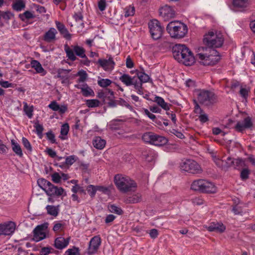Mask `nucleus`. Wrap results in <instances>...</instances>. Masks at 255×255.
<instances>
[{"label": "nucleus", "instance_id": "nucleus-1", "mask_svg": "<svg viewBox=\"0 0 255 255\" xmlns=\"http://www.w3.org/2000/svg\"><path fill=\"white\" fill-rule=\"evenodd\" d=\"M203 44L206 46L202 47L203 50L207 51L209 49V53H198L197 57L200 60V63L204 65L213 66L220 60L219 52L215 48L222 46L224 38L220 33H215L213 31H209L206 33L203 39Z\"/></svg>", "mask_w": 255, "mask_h": 255}, {"label": "nucleus", "instance_id": "nucleus-2", "mask_svg": "<svg viewBox=\"0 0 255 255\" xmlns=\"http://www.w3.org/2000/svg\"><path fill=\"white\" fill-rule=\"evenodd\" d=\"M172 54L175 60L186 66H191L195 62L192 51L184 44H175L173 46Z\"/></svg>", "mask_w": 255, "mask_h": 255}, {"label": "nucleus", "instance_id": "nucleus-3", "mask_svg": "<svg viewBox=\"0 0 255 255\" xmlns=\"http://www.w3.org/2000/svg\"><path fill=\"white\" fill-rule=\"evenodd\" d=\"M166 30L172 37L179 39L185 36L188 31V28L184 23L174 21L167 24Z\"/></svg>", "mask_w": 255, "mask_h": 255}, {"label": "nucleus", "instance_id": "nucleus-4", "mask_svg": "<svg viewBox=\"0 0 255 255\" xmlns=\"http://www.w3.org/2000/svg\"><path fill=\"white\" fill-rule=\"evenodd\" d=\"M114 183L121 192L127 193L130 191L132 188L137 187L136 183L128 176L117 174L114 177Z\"/></svg>", "mask_w": 255, "mask_h": 255}, {"label": "nucleus", "instance_id": "nucleus-5", "mask_svg": "<svg viewBox=\"0 0 255 255\" xmlns=\"http://www.w3.org/2000/svg\"><path fill=\"white\" fill-rule=\"evenodd\" d=\"M190 188L201 193H215L217 192V187L213 183L202 179L194 180Z\"/></svg>", "mask_w": 255, "mask_h": 255}, {"label": "nucleus", "instance_id": "nucleus-6", "mask_svg": "<svg viewBox=\"0 0 255 255\" xmlns=\"http://www.w3.org/2000/svg\"><path fill=\"white\" fill-rule=\"evenodd\" d=\"M180 168L182 170L192 174H199L202 171L201 166L196 161L189 159L182 161Z\"/></svg>", "mask_w": 255, "mask_h": 255}, {"label": "nucleus", "instance_id": "nucleus-7", "mask_svg": "<svg viewBox=\"0 0 255 255\" xmlns=\"http://www.w3.org/2000/svg\"><path fill=\"white\" fill-rule=\"evenodd\" d=\"M197 99L200 104L210 106L216 102V96L210 91L199 90L198 91Z\"/></svg>", "mask_w": 255, "mask_h": 255}, {"label": "nucleus", "instance_id": "nucleus-8", "mask_svg": "<svg viewBox=\"0 0 255 255\" xmlns=\"http://www.w3.org/2000/svg\"><path fill=\"white\" fill-rule=\"evenodd\" d=\"M148 27L151 37L153 39L157 40L161 38L163 29L158 20L156 19L150 20L148 23Z\"/></svg>", "mask_w": 255, "mask_h": 255}, {"label": "nucleus", "instance_id": "nucleus-9", "mask_svg": "<svg viewBox=\"0 0 255 255\" xmlns=\"http://www.w3.org/2000/svg\"><path fill=\"white\" fill-rule=\"evenodd\" d=\"M48 225V223H45L40 225H38L34 229L33 231V241L37 242L46 238L45 231L47 229Z\"/></svg>", "mask_w": 255, "mask_h": 255}, {"label": "nucleus", "instance_id": "nucleus-10", "mask_svg": "<svg viewBox=\"0 0 255 255\" xmlns=\"http://www.w3.org/2000/svg\"><path fill=\"white\" fill-rule=\"evenodd\" d=\"M101 244V239L99 236H96L93 237L89 243L87 253L91 255L97 252Z\"/></svg>", "mask_w": 255, "mask_h": 255}, {"label": "nucleus", "instance_id": "nucleus-11", "mask_svg": "<svg viewBox=\"0 0 255 255\" xmlns=\"http://www.w3.org/2000/svg\"><path fill=\"white\" fill-rule=\"evenodd\" d=\"M15 223L13 222L0 224V236L11 235L15 229Z\"/></svg>", "mask_w": 255, "mask_h": 255}, {"label": "nucleus", "instance_id": "nucleus-12", "mask_svg": "<svg viewBox=\"0 0 255 255\" xmlns=\"http://www.w3.org/2000/svg\"><path fill=\"white\" fill-rule=\"evenodd\" d=\"M253 126L252 118L247 117L244 119L243 123L238 122L235 127V129L238 132H243L246 128H251Z\"/></svg>", "mask_w": 255, "mask_h": 255}, {"label": "nucleus", "instance_id": "nucleus-13", "mask_svg": "<svg viewBox=\"0 0 255 255\" xmlns=\"http://www.w3.org/2000/svg\"><path fill=\"white\" fill-rule=\"evenodd\" d=\"M160 15L165 20L174 17L175 11L173 8L167 5H165L160 9Z\"/></svg>", "mask_w": 255, "mask_h": 255}, {"label": "nucleus", "instance_id": "nucleus-14", "mask_svg": "<svg viewBox=\"0 0 255 255\" xmlns=\"http://www.w3.org/2000/svg\"><path fill=\"white\" fill-rule=\"evenodd\" d=\"M64 191L62 187H58L52 184L51 182L49 185L48 188L46 189V194L50 197L57 196L59 197L62 195Z\"/></svg>", "mask_w": 255, "mask_h": 255}, {"label": "nucleus", "instance_id": "nucleus-15", "mask_svg": "<svg viewBox=\"0 0 255 255\" xmlns=\"http://www.w3.org/2000/svg\"><path fill=\"white\" fill-rule=\"evenodd\" d=\"M207 229L209 232L222 233L225 232L226 226L221 222H212L207 227Z\"/></svg>", "mask_w": 255, "mask_h": 255}, {"label": "nucleus", "instance_id": "nucleus-16", "mask_svg": "<svg viewBox=\"0 0 255 255\" xmlns=\"http://www.w3.org/2000/svg\"><path fill=\"white\" fill-rule=\"evenodd\" d=\"M70 71V69L59 68L57 71V75L55 76V77L60 78L62 80L61 82L62 84H67L69 81V73Z\"/></svg>", "mask_w": 255, "mask_h": 255}, {"label": "nucleus", "instance_id": "nucleus-17", "mask_svg": "<svg viewBox=\"0 0 255 255\" xmlns=\"http://www.w3.org/2000/svg\"><path fill=\"white\" fill-rule=\"evenodd\" d=\"M70 238L65 239L60 237L55 239L54 246L55 248L58 250H62L66 247L69 243Z\"/></svg>", "mask_w": 255, "mask_h": 255}, {"label": "nucleus", "instance_id": "nucleus-18", "mask_svg": "<svg viewBox=\"0 0 255 255\" xmlns=\"http://www.w3.org/2000/svg\"><path fill=\"white\" fill-rule=\"evenodd\" d=\"M97 63L105 70L109 69V67H111L112 69L114 68V65H115L113 58L111 56H110L108 60L99 59Z\"/></svg>", "mask_w": 255, "mask_h": 255}, {"label": "nucleus", "instance_id": "nucleus-19", "mask_svg": "<svg viewBox=\"0 0 255 255\" xmlns=\"http://www.w3.org/2000/svg\"><path fill=\"white\" fill-rule=\"evenodd\" d=\"M56 30L54 28H50L43 36V39L47 42H51L56 38Z\"/></svg>", "mask_w": 255, "mask_h": 255}, {"label": "nucleus", "instance_id": "nucleus-20", "mask_svg": "<svg viewBox=\"0 0 255 255\" xmlns=\"http://www.w3.org/2000/svg\"><path fill=\"white\" fill-rule=\"evenodd\" d=\"M55 23L57 28L60 33L63 35V37L66 39H70L71 38V34L69 33L65 25L62 23L58 21H56Z\"/></svg>", "mask_w": 255, "mask_h": 255}, {"label": "nucleus", "instance_id": "nucleus-21", "mask_svg": "<svg viewBox=\"0 0 255 255\" xmlns=\"http://www.w3.org/2000/svg\"><path fill=\"white\" fill-rule=\"evenodd\" d=\"M141 200V195L137 193L131 196L127 197L125 199V203L126 204H135L140 202Z\"/></svg>", "mask_w": 255, "mask_h": 255}, {"label": "nucleus", "instance_id": "nucleus-22", "mask_svg": "<svg viewBox=\"0 0 255 255\" xmlns=\"http://www.w3.org/2000/svg\"><path fill=\"white\" fill-rule=\"evenodd\" d=\"M33 68L35 70L36 73L40 74L41 76H44L47 73L46 71L37 60H33Z\"/></svg>", "mask_w": 255, "mask_h": 255}, {"label": "nucleus", "instance_id": "nucleus-23", "mask_svg": "<svg viewBox=\"0 0 255 255\" xmlns=\"http://www.w3.org/2000/svg\"><path fill=\"white\" fill-rule=\"evenodd\" d=\"M153 144L156 146H162L168 142V139L164 136L155 134Z\"/></svg>", "mask_w": 255, "mask_h": 255}, {"label": "nucleus", "instance_id": "nucleus-24", "mask_svg": "<svg viewBox=\"0 0 255 255\" xmlns=\"http://www.w3.org/2000/svg\"><path fill=\"white\" fill-rule=\"evenodd\" d=\"M11 147L13 151L18 156L22 157L23 153L20 145L14 139L11 140Z\"/></svg>", "mask_w": 255, "mask_h": 255}, {"label": "nucleus", "instance_id": "nucleus-25", "mask_svg": "<svg viewBox=\"0 0 255 255\" xmlns=\"http://www.w3.org/2000/svg\"><path fill=\"white\" fill-rule=\"evenodd\" d=\"M106 140L102 139L100 137H96L93 141V144L97 149H102L106 145Z\"/></svg>", "mask_w": 255, "mask_h": 255}, {"label": "nucleus", "instance_id": "nucleus-26", "mask_svg": "<svg viewBox=\"0 0 255 255\" xmlns=\"http://www.w3.org/2000/svg\"><path fill=\"white\" fill-rule=\"evenodd\" d=\"M155 133L152 132H146L142 135V139L145 142L153 144Z\"/></svg>", "mask_w": 255, "mask_h": 255}, {"label": "nucleus", "instance_id": "nucleus-27", "mask_svg": "<svg viewBox=\"0 0 255 255\" xmlns=\"http://www.w3.org/2000/svg\"><path fill=\"white\" fill-rule=\"evenodd\" d=\"M25 6V4L23 0H14L12 5V8L16 11L22 10Z\"/></svg>", "mask_w": 255, "mask_h": 255}, {"label": "nucleus", "instance_id": "nucleus-28", "mask_svg": "<svg viewBox=\"0 0 255 255\" xmlns=\"http://www.w3.org/2000/svg\"><path fill=\"white\" fill-rule=\"evenodd\" d=\"M135 73L139 79V81L141 82L146 83L149 81L150 78L147 74L144 73L143 69H142L141 71L135 70Z\"/></svg>", "mask_w": 255, "mask_h": 255}, {"label": "nucleus", "instance_id": "nucleus-29", "mask_svg": "<svg viewBox=\"0 0 255 255\" xmlns=\"http://www.w3.org/2000/svg\"><path fill=\"white\" fill-rule=\"evenodd\" d=\"M135 77L131 78L128 74H124L120 77V80L126 86H128L133 84Z\"/></svg>", "mask_w": 255, "mask_h": 255}, {"label": "nucleus", "instance_id": "nucleus-30", "mask_svg": "<svg viewBox=\"0 0 255 255\" xmlns=\"http://www.w3.org/2000/svg\"><path fill=\"white\" fill-rule=\"evenodd\" d=\"M59 205L57 206L47 205L46 207L47 214L54 217L57 216L59 211Z\"/></svg>", "mask_w": 255, "mask_h": 255}, {"label": "nucleus", "instance_id": "nucleus-31", "mask_svg": "<svg viewBox=\"0 0 255 255\" xmlns=\"http://www.w3.org/2000/svg\"><path fill=\"white\" fill-rule=\"evenodd\" d=\"M76 156L75 155H70L67 156L65 158V160L64 163H62L60 166V168L62 169L68 168L69 166L73 164L76 161Z\"/></svg>", "mask_w": 255, "mask_h": 255}, {"label": "nucleus", "instance_id": "nucleus-32", "mask_svg": "<svg viewBox=\"0 0 255 255\" xmlns=\"http://www.w3.org/2000/svg\"><path fill=\"white\" fill-rule=\"evenodd\" d=\"M154 102H156L158 105L161 107L163 109L166 111H168L169 110L168 104L166 103L162 98L159 96H156L154 98Z\"/></svg>", "mask_w": 255, "mask_h": 255}, {"label": "nucleus", "instance_id": "nucleus-33", "mask_svg": "<svg viewBox=\"0 0 255 255\" xmlns=\"http://www.w3.org/2000/svg\"><path fill=\"white\" fill-rule=\"evenodd\" d=\"M65 50L68 58L72 61L76 60L77 57L74 54V51L71 49L67 44L65 45Z\"/></svg>", "mask_w": 255, "mask_h": 255}, {"label": "nucleus", "instance_id": "nucleus-34", "mask_svg": "<svg viewBox=\"0 0 255 255\" xmlns=\"http://www.w3.org/2000/svg\"><path fill=\"white\" fill-rule=\"evenodd\" d=\"M50 182L47 181V180L44 178H40L37 180V184L43 190H44L45 192L46 189L49 187L50 185Z\"/></svg>", "mask_w": 255, "mask_h": 255}, {"label": "nucleus", "instance_id": "nucleus-35", "mask_svg": "<svg viewBox=\"0 0 255 255\" xmlns=\"http://www.w3.org/2000/svg\"><path fill=\"white\" fill-rule=\"evenodd\" d=\"M34 128H35V132L37 134L38 136L40 139L43 137V131L44 128L42 125L39 124L38 122L34 123Z\"/></svg>", "mask_w": 255, "mask_h": 255}, {"label": "nucleus", "instance_id": "nucleus-36", "mask_svg": "<svg viewBox=\"0 0 255 255\" xmlns=\"http://www.w3.org/2000/svg\"><path fill=\"white\" fill-rule=\"evenodd\" d=\"M249 0H233L234 6L238 7H246L249 4Z\"/></svg>", "mask_w": 255, "mask_h": 255}, {"label": "nucleus", "instance_id": "nucleus-37", "mask_svg": "<svg viewBox=\"0 0 255 255\" xmlns=\"http://www.w3.org/2000/svg\"><path fill=\"white\" fill-rule=\"evenodd\" d=\"M73 50L77 56L81 58H86L85 50L83 47L76 45L74 47Z\"/></svg>", "mask_w": 255, "mask_h": 255}, {"label": "nucleus", "instance_id": "nucleus-38", "mask_svg": "<svg viewBox=\"0 0 255 255\" xmlns=\"http://www.w3.org/2000/svg\"><path fill=\"white\" fill-rule=\"evenodd\" d=\"M108 209L110 212L117 214L118 215H122L124 213L121 208L118 207L115 205H110L108 206Z\"/></svg>", "mask_w": 255, "mask_h": 255}, {"label": "nucleus", "instance_id": "nucleus-39", "mask_svg": "<svg viewBox=\"0 0 255 255\" xmlns=\"http://www.w3.org/2000/svg\"><path fill=\"white\" fill-rule=\"evenodd\" d=\"M85 86H86L87 87H82L81 88L82 95L84 97H88L89 96H93L94 95V92L93 90L89 87L87 84H85Z\"/></svg>", "mask_w": 255, "mask_h": 255}, {"label": "nucleus", "instance_id": "nucleus-40", "mask_svg": "<svg viewBox=\"0 0 255 255\" xmlns=\"http://www.w3.org/2000/svg\"><path fill=\"white\" fill-rule=\"evenodd\" d=\"M100 101L97 99L87 100L86 105L89 108L98 107L100 105Z\"/></svg>", "mask_w": 255, "mask_h": 255}, {"label": "nucleus", "instance_id": "nucleus-41", "mask_svg": "<svg viewBox=\"0 0 255 255\" xmlns=\"http://www.w3.org/2000/svg\"><path fill=\"white\" fill-rule=\"evenodd\" d=\"M134 13L135 8L134 6L129 5L125 8V16L126 17L133 16L134 14Z\"/></svg>", "mask_w": 255, "mask_h": 255}, {"label": "nucleus", "instance_id": "nucleus-42", "mask_svg": "<svg viewBox=\"0 0 255 255\" xmlns=\"http://www.w3.org/2000/svg\"><path fill=\"white\" fill-rule=\"evenodd\" d=\"M19 17L22 21L26 22L28 20L32 18V12L29 11H26L23 13L19 14Z\"/></svg>", "mask_w": 255, "mask_h": 255}, {"label": "nucleus", "instance_id": "nucleus-43", "mask_svg": "<svg viewBox=\"0 0 255 255\" xmlns=\"http://www.w3.org/2000/svg\"><path fill=\"white\" fill-rule=\"evenodd\" d=\"M112 81L109 79H101L98 81V85L103 88H106L112 83Z\"/></svg>", "mask_w": 255, "mask_h": 255}, {"label": "nucleus", "instance_id": "nucleus-44", "mask_svg": "<svg viewBox=\"0 0 255 255\" xmlns=\"http://www.w3.org/2000/svg\"><path fill=\"white\" fill-rule=\"evenodd\" d=\"M245 166V161L240 158H238L236 159L234 158V167L236 168H239L243 167Z\"/></svg>", "mask_w": 255, "mask_h": 255}, {"label": "nucleus", "instance_id": "nucleus-45", "mask_svg": "<svg viewBox=\"0 0 255 255\" xmlns=\"http://www.w3.org/2000/svg\"><path fill=\"white\" fill-rule=\"evenodd\" d=\"M80 250L78 248L73 247L72 249H69L65 252V255H79Z\"/></svg>", "mask_w": 255, "mask_h": 255}, {"label": "nucleus", "instance_id": "nucleus-46", "mask_svg": "<svg viewBox=\"0 0 255 255\" xmlns=\"http://www.w3.org/2000/svg\"><path fill=\"white\" fill-rule=\"evenodd\" d=\"M87 190L89 194L92 198H93L96 194L97 190L96 186H94L93 185H90L87 186Z\"/></svg>", "mask_w": 255, "mask_h": 255}, {"label": "nucleus", "instance_id": "nucleus-47", "mask_svg": "<svg viewBox=\"0 0 255 255\" xmlns=\"http://www.w3.org/2000/svg\"><path fill=\"white\" fill-rule=\"evenodd\" d=\"M77 75L80 76V78L78 79L79 82H84L87 79L88 77V74L86 72L83 70L79 71L77 73Z\"/></svg>", "mask_w": 255, "mask_h": 255}, {"label": "nucleus", "instance_id": "nucleus-48", "mask_svg": "<svg viewBox=\"0 0 255 255\" xmlns=\"http://www.w3.org/2000/svg\"><path fill=\"white\" fill-rule=\"evenodd\" d=\"M33 8H34L36 11L39 14H44L46 12V9L43 6L33 4Z\"/></svg>", "mask_w": 255, "mask_h": 255}, {"label": "nucleus", "instance_id": "nucleus-49", "mask_svg": "<svg viewBox=\"0 0 255 255\" xmlns=\"http://www.w3.org/2000/svg\"><path fill=\"white\" fill-rule=\"evenodd\" d=\"M47 139L52 143H56L55 136L52 130H49L46 133Z\"/></svg>", "mask_w": 255, "mask_h": 255}, {"label": "nucleus", "instance_id": "nucleus-50", "mask_svg": "<svg viewBox=\"0 0 255 255\" xmlns=\"http://www.w3.org/2000/svg\"><path fill=\"white\" fill-rule=\"evenodd\" d=\"M23 111L25 114L29 118H32V107H28L27 104L25 102L23 103Z\"/></svg>", "mask_w": 255, "mask_h": 255}, {"label": "nucleus", "instance_id": "nucleus-51", "mask_svg": "<svg viewBox=\"0 0 255 255\" xmlns=\"http://www.w3.org/2000/svg\"><path fill=\"white\" fill-rule=\"evenodd\" d=\"M69 130V126L67 123L63 124L61 128L60 133L62 135H66Z\"/></svg>", "mask_w": 255, "mask_h": 255}, {"label": "nucleus", "instance_id": "nucleus-52", "mask_svg": "<svg viewBox=\"0 0 255 255\" xmlns=\"http://www.w3.org/2000/svg\"><path fill=\"white\" fill-rule=\"evenodd\" d=\"M250 170L247 168L243 169L241 172V178L242 180H246L249 178Z\"/></svg>", "mask_w": 255, "mask_h": 255}, {"label": "nucleus", "instance_id": "nucleus-53", "mask_svg": "<svg viewBox=\"0 0 255 255\" xmlns=\"http://www.w3.org/2000/svg\"><path fill=\"white\" fill-rule=\"evenodd\" d=\"M52 180L55 183H59L61 182V176L58 172H54L51 175Z\"/></svg>", "mask_w": 255, "mask_h": 255}, {"label": "nucleus", "instance_id": "nucleus-54", "mask_svg": "<svg viewBox=\"0 0 255 255\" xmlns=\"http://www.w3.org/2000/svg\"><path fill=\"white\" fill-rule=\"evenodd\" d=\"M226 169L227 170L229 167H234V158L231 157H228L227 160L225 161Z\"/></svg>", "mask_w": 255, "mask_h": 255}, {"label": "nucleus", "instance_id": "nucleus-55", "mask_svg": "<svg viewBox=\"0 0 255 255\" xmlns=\"http://www.w3.org/2000/svg\"><path fill=\"white\" fill-rule=\"evenodd\" d=\"M59 106L56 101H53L48 105V107L54 111H58L59 109Z\"/></svg>", "mask_w": 255, "mask_h": 255}, {"label": "nucleus", "instance_id": "nucleus-56", "mask_svg": "<svg viewBox=\"0 0 255 255\" xmlns=\"http://www.w3.org/2000/svg\"><path fill=\"white\" fill-rule=\"evenodd\" d=\"M215 162L216 163V164L218 167L221 168L222 169L226 170V167H225V166H226L225 161H224L219 158H217L215 160Z\"/></svg>", "mask_w": 255, "mask_h": 255}, {"label": "nucleus", "instance_id": "nucleus-57", "mask_svg": "<svg viewBox=\"0 0 255 255\" xmlns=\"http://www.w3.org/2000/svg\"><path fill=\"white\" fill-rule=\"evenodd\" d=\"M232 211L235 215L241 214L243 212L242 207L238 205H235L233 206Z\"/></svg>", "mask_w": 255, "mask_h": 255}, {"label": "nucleus", "instance_id": "nucleus-58", "mask_svg": "<svg viewBox=\"0 0 255 255\" xmlns=\"http://www.w3.org/2000/svg\"><path fill=\"white\" fill-rule=\"evenodd\" d=\"M0 85L4 88L13 87V85L12 83H9V82L7 81H4L2 80L0 81Z\"/></svg>", "mask_w": 255, "mask_h": 255}, {"label": "nucleus", "instance_id": "nucleus-59", "mask_svg": "<svg viewBox=\"0 0 255 255\" xmlns=\"http://www.w3.org/2000/svg\"><path fill=\"white\" fill-rule=\"evenodd\" d=\"M22 142L24 146L29 151H31V147L29 141L25 138L23 137Z\"/></svg>", "mask_w": 255, "mask_h": 255}, {"label": "nucleus", "instance_id": "nucleus-60", "mask_svg": "<svg viewBox=\"0 0 255 255\" xmlns=\"http://www.w3.org/2000/svg\"><path fill=\"white\" fill-rule=\"evenodd\" d=\"M195 104L194 112L196 114H199L200 115L203 113V110L200 107L199 104L196 101H194Z\"/></svg>", "mask_w": 255, "mask_h": 255}, {"label": "nucleus", "instance_id": "nucleus-61", "mask_svg": "<svg viewBox=\"0 0 255 255\" xmlns=\"http://www.w3.org/2000/svg\"><path fill=\"white\" fill-rule=\"evenodd\" d=\"M106 0H99L98 3V6L100 11H104L106 7Z\"/></svg>", "mask_w": 255, "mask_h": 255}, {"label": "nucleus", "instance_id": "nucleus-62", "mask_svg": "<svg viewBox=\"0 0 255 255\" xmlns=\"http://www.w3.org/2000/svg\"><path fill=\"white\" fill-rule=\"evenodd\" d=\"M199 119L200 121L202 123H204L207 122L209 121L208 117L207 114H205L204 112L203 113L201 114L199 116Z\"/></svg>", "mask_w": 255, "mask_h": 255}, {"label": "nucleus", "instance_id": "nucleus-63", "mask_svg": "<svg viewBox=\"0 0 255 255\" xmlns=\"http://www.w3.org/2000/svg\"><path fill=\"white\" fill-rule=\"evenodd\" d=\"M149 234L152 239H155L158 235V231L157 229H153L150 230Z\"/></svg>", "mask_w": 255, "mask_h": 255}, {"label": "nucleus", "instance_id": "nucleus-64", "mask_svg": "<svg viewBox=\"0 0 255 255\" xmlns=\"http://www.w3.org/2000/svg\"><path fill=\"white\" fill-rule=\"evenodd\" d=\"M73 17L76 21H82L83 18V16L81 12L75 13L73 15Z\"/></svg>", "mask_w": 255, "mask_h": 255}]
</instances>
